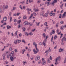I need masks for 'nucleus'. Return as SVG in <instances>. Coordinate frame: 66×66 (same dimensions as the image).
I'll return each mask as SVG.
<instances>
[{
	"mask_svg": "<svg viewBox=\"0 0 66 66\" xmlns=\"http://www.w3.org/2000/svg\"><path fill=\"white\" fill-rule=\"evenodd\" d=\"M6 9H7L8 8V6L7 5H6L5 7Z\"/></svg>",
	"mask_w": 66,
	"mask_h": 66,
	"instance_id": "obj_56",
	"label": "nucleus"
},
{
	"mask_svg": "<svg viewBox=\"0 0 66 66\" xmlns=\"http://www.w3.org/2000/svg\"><path fill=\"white\" fill-rule=\"evenodd\" d=\"M64 26H62L61 28V30H63V29H64Z\"/></svg>",
	"mask_w": 66,
	"mask_h": 66,
	"instance_id": "obj_36",
	"label": "nucleus"
},
{
	"mask_svg": "<svg viewBox=\"0 0 66 66\" xmlns=\"http://www.w3.org/2000/svg\"><path fill=\"white\" fill-rule=\"evenodd\" d=\"M33 14H32L29 18V19L31 20L32 19V17H33Z\"/></svg>",
	"mask_w": 66,
	"mask_h": 66,
	"instance_id": "obj_14",
	"label": "nucleus"
},
{
	"mask_svg": "<svg viewBox=\"0 0 66 66\" xmlns=\"http://www.w3.org/2000/svg\"><path fill=\"white\" fill-rule=\"evenodd\" d=\"M45 53L46 54H48L49 52H48V50H47L45 52Z\"/></svg>",
	"mask_w": 66,
	"mask_h": 66,
	"instance_id": "obj_30",
	"label": "nucleus"
},
{
	"mask_svg": "<svg viewBox=\"0 0 66 66\" xmlns=\"http://www.w3.org/2000/svg\"><path fill=\"white\" fill-rule=\"evenodd\" d=\"M25 2V1L24 0L22 2H20L22 4H24V2Z\"/></svg>",
	"mask_w": 66,
	"mask_h": 66,
	"instance_id": "obj_24",
	"label": "nucleus"
},
{
	"mask_svg": "<svg viewBox=\"0 0 66 66\" xmlns=\"http://www.w3.org/2000/svg\"><path fill=\"white\" fill-rule=\"evenodd\" d=\"M22 29L23 31L25 32V31H26V28L25 27H22Z\"/></svg>",
	"mask_w": 66,
	"mask_h": 66,
	"instance_id": "obj_21",
	"label": "nucleus"
},
{
	"mask_svg": "<svg viewBox=\"0 0 66 66\" xmlns=\"http://www.w3.org/2000/svg\"><path fill=\"white\" fill-rule=\"evenodd\" d=\"M66 12H64L63 15H65V16H66V15H66Z\"/></svg>",
	"mask_w": 66,
	"mask_h": 66,
	"instance_id": "obj_64",
	"label": "nucleus"
},
{
	"mask_svg": "<svg viewBox=\"0 0 66 66\" xmlns=\"http://www.w3.org/2000/svg\"><path fill=\"white\" fill-rule=\"evenodd\" d=\"M19 7H20V9H21V10H22V7L21 6V5H20L19 6Z\"/></svg>",
	"mask_w": 66,
	"mask_h": 66,
	"instance_id": "obj_44",
	"label": "nucleus"
},
{
	"mask_svg": "<svg viewBox=\"0 0 66 66\" xmlns=\"http://www.w3.org/2000/svg\"><path fill=\"white\" fill-rule=\"evenodd\" d=\"M24 19H27V16L26 15L24 16L23 17Z\"/></svg>",
	"mask_w": 66,
	"mask_h": 66,
	"instance_id": "obj_22",
	"label": "nucleus"
},
{
	"mask_svg": "<svg viewBox=\"0 0 66 66\" xmlns=\"http://www.w3.org/2000/svg\"><path fill=\"white\" fill-rule=\"evenodd\" d=\"M65 15L63 14V15L62 16V17L63 18H64V17H65Z\"/></svg>",
	"mask_w": 66,
	"mask_h": 66,
	"instance_id": "obj_49",
	"label": "nucleus"
},
{
	"mask_svg": "<svg viewBox=\"0 0 66 66\" xmlns=\"http://www.w3.org/2000/svg\"><path fill=\"white\" fill-rule=\"evenodd\" d=\"M46 24H47V22H46L44 23V25H45V26H46Z\"/></svg>",
	"mask_w": 66,
	"mask_h": 66,
	"instance_id": "obj_45",
	"label": "nucleus"
},
{
	"mask_svg": "<svg viewBox=\"0 0 66 66\" xmlns=\"http://www.w3.org/2000/svg\"><path fill=\"white\" fill-rule=\"evenodd\" d=\"M3 57H5V54H4L3 55Z\"/></svg>",
	"mask_w": 66,
	"mask_h": 66,
	"instance_id": "obj_59",
	"label": "nucleus"
},
{
	"mask_svg": "<svg viewBox=\"0 0 66 66\" xmlns=\"http://www.w3.org/2000/svg\"><path fill=\"white\" fill-rule=\"evenodd\" d=\"M39 23H40V22H39L38 23L37 22H36V24H37V26L38 27H39Z\"/></svg>",
	"mask_w": 66,
	"mask_h": 66,
	"instance_id": "obj_25",
	"label": "nucleus"
},
{
	"mask_svg": "<svg viewBox=\"0 0 66 66\" xmlns=\"http://www.w3.org/2000/svg\"><path fill=\"white\" fill-rule=\"evenodd\" d=\"M59 52H63L64 51V49L60 48L59 49Z\"/></svg>",
	"mask_w": 66,
	"mask_h": 66,
	"instance_id": "obj_8",
	"label": "nucleus"
},
{
	"mask_svg": "<svg viewBox=\"0 0 66 66\" xmlns=\"http://www.w3.org/2000/svg\"><path fill=\"white\" fill-rule=\"evenodd\" d=\"M39 59H40V56H37L36 58V60L37 61V60H39Z\"/></svg>",
	"mask_w": 66,
	"mask_h": 66,
	"instance_id": "obj_9",
	"label": "nucleus"
},
{
	"mask_svg": "<svg viewBox=\"0 0 66 66\" xmlns=\"http://www.w3.org/2000/svg\"><path fill=\"white\" fill-rule=\"evenodd\" d=\"M60 23L61 24H63L64 23V22L63 21H61Z\"/></svg>",
	"mask_w": 66,
	"mask_h": 66,
	"instance_id": "obj_48",
	"label": "nucleus"
},
{
	"mask_svg": "<svg viewBox=\"0 0 66 66\" xmlns=\"http://www.w3.org/2000/svg\"><path fill=\"white\" fill-rule=\"evenodd\" d=\"M25 34L26 35H27V36H28V35H29V34H28V32H26Z\"/></svg>",
	"mask_w": 66,
	"mask_h": 66,
	"instance_id": "obj_35",
	"label": "nucleus"
},
{
	"mask_svg": "<svg viewBox=\"0 0 66 66\" xmlns=\"http://www.w3.org/2000/svg\"><path fill=\"white\" fill-rule=\"evenodd\" d=\"M14 44H17V40H16L14 41Z\"/></svg>",
	"mask_w": 66,
	"mask_h": 66,
	"instance_id": "obj_33",
	"label": "nucleus"
},
{
	"mask_svg": "<svg viewBox=\"0 0 66 66\" xmlns=\"http://www.w3.org/2000/svg\"><path fill=\"white\" fill-rule=\"evenodd\" d=\"M27 23H28V21H26L24 22V26H26L27 24Z\"/></svg>",
	"mask_w": 66,
	"mask_h": 66,
	"instance_id": "obj_18",
	"label": "nucleus"
},
{
	"mask_svg": "<svg viewBox=\"0 0 66 66\" xmlns=\"http://www.w3.org/2000/svg\"><path fill=\"white\" fill-rule=\"evenodd\" d=\"M46 63V61L45 60H44L43 62H42V65H45Z\"/></svg>",
	"mask_w": 66,
	"mask_h": 66,
	"instance_id": "obj_7",
	"label": "nucleus"
},
{
	"mask_svg": "<svg viewBox=\"0 0 66 66\" xmlns=\"http://www.w3.org/2000/svg\"><path fill=\"white\" fill-rule=\"evenodd\" d=\"M57 36H56V35H55L54 36V39H56V38H57Z\"/></svg>",
	"mask_w": 66,
	"mask_h": 66,
	"instance_id": "obj_32",
	"label": "nucleus"
},
{
	"mask_svg": "<svg viewBox=\"0 0 66 66\" xmlns=\"http://www.w3.org/2000/svg\"><path fill=\"white\" fill-rule=\"evenodd\" d=\"M10 59L11 60V61L13 62L15 59H16V57H14V55L13 56H11L10 57Z\"/></svg>",
	"mask_w": 66,
	"mask_h": 66,
	"instance_id": "obj_1",
	"label": "nucleus"
},
{
	"mask_svg": "<svg viewBox=\"0 0 66 66\" xmlns=\"http://www.w3.org/2000/svg\"><path fill=\"white\" fill-rule=\"evenodd\" d=\"M42 45V43L41 42H40L39 43V45L40 46H41V45Z\"/></svg>",
	"mask_w": 66,
	"mask_h": 66,
	"instance_id": "obj_61",
	"label": "nucleus"
},
{
	"mask_svg": "<svg viewBox=\"0 0 66 66\" xmlns=\"http://www.w3.org/2000/svg\"><path fill=\"white\" fill-rule=\"evenodd\" d=\"M47 62L48 63H50L51 62L50 61V60H49V59H48V60H47Z\"/></svg>",
	"mask_w": 66,
	"mask_h": 66,
	"instance_id": "obj_43",
	"label": "nucleus"
},
{
	"mask_svg": "<svg viewBox=\"0 0 66 66\" xmlns=\"http://www.w3.org/2000/svg\"><path fill=\"white\" fill-rule=\"evenodd\" d=\"M18 32V31H16L15 33V34L16 35H17V32Z\"/></svg>",
	"mask_w": 66,
	"mask_h": 66,
	"instance_id": "obj_55",
	"label": "nucleus"
},
{
	"mask_svg": "<svg viewBox=\"0 0 66 66\" xmlns=\"http://www.w3.org/2000/svg\"><path fill=\"white\" fill-rule=\"evenodd\" d=\"M44 11H42L41 12V13H40V15L41 16H42L44 14Z\"/></svg>",
	"mask_w": 66,
	"mask_h": 66,
	"instance_id": "obj_6",
	"label": "nucleus"
},
{
	"mask_svg": "<svg viewBox=\"0 0 66 66\" xmlns=\"http://www.w3.org/2000/svg\"><path fill=\"white\" fill-rule=\"evenodd\" d=\"M22 43H26V41H25L24 40V39H22Z\"/></svg>",
	"mask_w": 66,
	"mask_h": 66,
	"instance_id": "obj_28",
	"label": "nucleus"
},
{
	"mask_svg": "<svg viewBox=\"0 0 66 66\" xmlns=\"http://www.w3.org/2000/svg\"><path fill=\"white\" fill-rule=\"evenodd\" d=\"M13 10H15V9H16V7H13Z\"/></svg>",
	"mask_w": 66,
	"mask_h": 66,
	"instance_id": "obj_51",
	"label": "nucleus"
},
{
	"mask_svg": "<svg viewBox=\"0 0 66 66\" xmlns=\"http://www.w3.org/2000/svg\"><path fill=\"white\" fill-rule=\"evenodd\" d=\"M29 35H33V34H32V33L30 32L29 33Z\"/></svg>",
	"mask_w": 66,
	"mask_h": 66,
	"instance_id": "obj_53",
	"label": "nucleus"
},
{
	"mask_svg": "<svg viewBox=\"0 0 66 66\" xmlns=\"http://www.w3.org/2000/svg\"><path fill=\"white\" fill-rule=\"evenodd\" d=\"M13 50V48H12V47H11L10 48H9V50L10 51H12Z\"/></svg>",
	"mask_w": 66,
	"mask_h": 66,
	"instance_id": "obj_38",
	"label": "nucleus"
},
{
	"mask_svg": "<svg viewBox=\"0 0 66 66\" xmlns=\"http://www.w3.org/2000/svg\"><path fill=\"white\" fill-rule=\"evenodd\" d=\"M7 17L6 16H5L3 18V20H2L1 21L2 23H3L4 21H6V20H7Z\"/></svg>",
	"mask_w": 66,
	"mask_h": 66,
	"instance_id": "obj_3",
	"label": "nucleus"
},
{
	"mask_svg": "<svg viewBox=\"0 0 66 66\" xmlns=\"http://www.w3.org/2000/svg\"><path fill=\"white\" fill-rule=\"evenodd\" d=\"M43 35L44 36V37L45 38L46 37V34H45V33H44L43 34Z\"/></svg>",
	"mask_w": 66,
	"mask_h": 66,
	"instance_id": "obj_40",
	"label": "nucleus"
},
{
	"mask_svg": "<svg viewBox=\"0 0 66 66\" xmlns=\"http://www.w3.org/2000/svg\"><path fill=\"white\" fill-rule=\"evenodd\" d=\"M12 17H11L10 18V22H11V21H12Z\"/></svg>",
	"mask_w": 66,
	"mask_h": 66,
	"instance_id": "obj_41",
	"label": "nucleus"
},
{
	"mask_svg": "<svg viewBox=\"0 0 66 66\" xmlns=\"http://www.w3.org/2000/svg\"><path fill=\"white\" fill-rule=\"evenodd\" d=\"M26 10L27 11H32V10H31V9H30L29 8H27Z\"/></svg>",
	"mask_w": 66,
	"mask_h": 66,
	"instance_id": "obj_17",
	"label": "nucleus"
},
{
	"mask_svg": "<svg viewBox=\"0 0 66 66\" xmlns=\"http://www.w3.org/2000/svg\"><path fill=\"white\" fill-rule=\"evenodd\" d=\"M26 63H27V61H24L23 62V64H26Z\"/></svg>",
	"mask_w": 66,
	"mask_h": 66,
	"instance_id": "obj_46",
	"label": "nucleus"
},
{
	"mask_svg": "<svg viewBox=\"0 0 66 66\" xmlns=\"http://www.w3.org/2000/svg\"><path fill=\"white\" fill-rule=\"evenodd\" d=\"M46 42L47 40H46V39H45L43 41V43H46Z\"/></svg>",
	"mask_w": 66,
	"mask_h": 66,
	"instance_id": "obj_37",
	"label": "nucleus"
},
{
	"mask_svg": "<svg viewBox=\"0 0 66 66\" xmlns=\"http://www.w3.org/2000/svg\"><path fill=\"white\" fill-rule=\"evenodd\" d=\"M28 51H29V52H30L31 51V50L30 49H28Z\"/></svg>",
	"mask_w": 66,
	"mask_h": 66,
	"instance_id": "obj_52",
	"label": "nucleus"
},
{
	"mask_svg": "<svg viewBox=\"0 0 66 66\" xmlns=\"http://www.w3.org/2000/svg\"><path fill=\"white\" fill-rule=\"evenodd\" d=\"M57 3V0H54L51 3V5L53 6H54V3Z\"/></svg>",
	"mask_w": 66,
	"mask_h": 66,
	"instance_id": "obj_2",
	"label": "nucleus"
},
{
	"mask_svg": "<svg viewBox=\"0 0 66 66\" xmlns=\"http://www.w3.org/2000/svg\"><path fill=\"white\" fill-rule=\"evenodd\" d=\"M14 51H15V52H18V51H17V50L15 49L14 50Z\"/></svg>",
	"mask_w": 66,
	"mask_h": 66,
	"instance_id": "obj_50",
	"label": "nucleus"
},
{
	"mask_svg": "<svg viewBox=\"0 0 66 66\" xmlns=\"http://www.w3.org/2000/svg\"><path fill=\"white\" fill-rule=\"evenodd\" d=\"M41 63V60H40L38 62V64H40Z\"/></svg>",
	"mask_w": 66,
	"mask_h": 66,
	"instance_id": "obj_54",
	"label": "nucleus"
},
{
	"mask_svg": "<svg viewBox=\"0 0 66 66\" xmlns=\"http://www.w3.org/2000/svg\"><path fill=\"white\" fill-rule=\"evenodd\" d=\"M49 38V36H46V37L45 39L47 40V38Z\"/></svg>",
	"mask_w": 66,
	"mask_h": 66,
	"instance_id": "obj_47",
	"label": "nucleus"
},
{
	"mask_svg": "<svg viewBox=\"0 0 66 66\" xmlns=\"http://www.w3.org/2000/svg\"><path fill=\"white\" fill-rule=\"evenodd\" d=\"M29 2L30 3H31V2H33V0H29Z\"/></svg>",
	"mask_w": 66,
	"mask_h": 66,
	"instance_id": "obj_27",
	"label": "nucleus"
},
{
	"mask_svg": "<svg viewBox=\"0 0 66 66\" xmlns=\"http://www.w3.org/2000/svg\"><path fill=\"white\" fill-rule=\"evenodd\" d=\"M65 37H64L63 38H62V40H64L65 42H66V38H65Z\"/></svg>",
	"mask_w": 66,
	"mask_h": 66,
	"instance_id": "obj_23",
	"label": "nucleus"
},
{
	"mask_svg": "<svg viewBox=\"0 0 66 66\" xmlns=\"http://www.w3.org/2000/svg\"><path fill=\"white\" fill-rule=\"evenodd\" d=\"M47 13L48 14H50L51 12H50L48 10L47 11Z\"/></svg>",
	"mask_w": 66,
	"mask_h": 66,
	"instance_id": "obj_39",
	"label": "nucleus"
},
{
	"mask_svg": "<svg viewBox=\"0 0 66 66\" xmlns=\"http://www.w3.org/2000/svg\"><path fill=\"white\" fill-rule=\"evenodd\" d=\"M34 14L35 16H36V15H37L36 13H35V12H34Z\"/></svg>",
	"mask_w": 66,
	"mask_h": 66,
	"instance_id": "obj_42",
	"label": "nucleus"
},
{
	"mask_svg": "<svg viewBox=\"0 0 66 66\" xmlns=\"http://www.w3.org/2000/svg\"><path fill=\"white\" fill-rule=\"evenodd\" d=\"M7 28V29H11V26H9V25H8Z\"/></svg>",
	"mask_w": 66,
	"mask_h": 66,
	"instance_id": "obj_12",
	"label": "nucleus"
},
{
	"mask_svg": "<svg viewBox=\"0 0 66 66\" xmlns=\"http://www.w3.org/2000/svg\"><path fill=\"white\" fill-rule=\"evenodd\" d=\"M33 51L34 52V53L35 54H36V53H37V52H38L36 51L35 49H34L33 50Z\"/></svg>",
	"mask_w": 66,
	"mask_h": 66,
	"instance_id": "obj_10",
	"label": "nucleus"
},
{
	"mask_svg": "<svg viewBox=\"0 0 66 66\" xmlns=\"http://www.w3.org/2000/svg\"><path fill=\"white\" fill-rule=\"evenodd\" d=\"M59 23L57 22V23L56 25V28H58V27H59Z\"/></svg>",
	"mask_w": 66,
	"mask_h": 66,
	"instance_id": "obj_15",
	"label": "nucleus"
},
{
	"mask_svg": "<svg viewBox=\"0 0 66 66\" xmlns=\"http://www.w3.org/2000/svg\"><path fill=\"white\" fill-rule=\"evenodd\" d=\"M41 2V1H40L39 0L37 2V3L38 4L39 3H40Z\"/></svg>",
	"mask_w": 66,
	"mask_h": 66,
	"instance_id": "obj_62",
	"label": "nucleus"
},
{
	"mask_svg": "<svg viewBox=\"0 0 66 66\" xmlns=\"http://www.w3.org/2000/svg\"><path fill=\"white\" fill-rule=\"evenodd\" d=\"M50 60H52V58L51 57V56H50Z\"/></svg>",
	"mask_w": 66,
	"mask_h": 66,
	"instance_id": "obj_60",
	"label": "nucleus"
},
{
	"mask_svg": "<svg viewBox=\"0 0 66 66\" xmlns=\"http://www.w3.org/2000/svg\"><path fill=\"white\" fill-rule=\"evenodd\" d=\"M14 53H15L14 51H12L11 53L9 54V56L11 57V56H13V54H14Z\"/></svg>",
	"mask_w": 66,
	"mask_h": 66,
	"instance_id": "obj_5",
	"label": "nucleus"
},
{
	"mask_svg": "<svg viewBox=\"0 0 66 66\" xmlns=\"http://www.w3.org/2000/svg\"><path fill=\"white\" fill-rule=\"evenodd\" d=\"M43 45L44 46H45L46 44V43H43Z\"/></svg>",
	"mask_w": 66,
	"mask_h": 66,
	"instance_id": "obj_58",
	"label": "nucleus"
},
{
	"mask_svg": "<svg viewBox=\"0 0 66 66\" xmlns=\"http://www.w3.org/2000/svg\"><path fill=\"white\" fill-rule=\"evenodd\" d=\"M3 13L2 8L1 7H0V13Z\"/></svg>",
	"mask_w": 66,
	"mask_h": 66,
	"instance_id": "obj_11",
	"label": "nucleus"
},
{
	"mask_svg": "<svg viewBox=\"0 0 66 66\" xmlns=\"http://www.w3.org/2000/svg\"><path fill=\"white\" fill-rule=\"evenodd\" d=\"M7 38L5 37H4L3 38V40L4 41H5L6 39Z\"/></svg>",
	"mask_w": 66,
	"mask_h": 66,
	"instance_id": "obj_34",
	"label": "nucleus"
},
{
	"mask_svg": "<svg viewBox=\"0 0 66 66\" xmlns=\"http://www.w3.org/2000/svg\"><path fill=\"white\" fill-rule=\"evenodd\" d=\"M48 13H46L45 14V17H48Z\"/></svg>",
	"mask_w": 66,
	"mask_h": 66,
	"instance_id": "obj_20",
	"label": "nucleus"
},
{
	"mask_svg": "<svg viewBox=\"0 0 66 66\" xmlns=\"http://www.w3.org/2000/svg\"><path fill=\"white\" fill-rule=\"evenodd\" d=\"M27 56H28V57H30V55H29V54H27Z\"/></svg>",
	"mask_w": 66,
	"mask_h": 66,
	"instance_id": "obj_57",
	"label": "nucleus"
},
{
	"mask_svg": "<svg viewBox=\"0 0 66 66\" xmlns=\"http://www.w3.org/2000/svg\"><path fill=\"white\" fill-rule=\"evenodd\" d=\"M33 44L34 45V46H37V44H36V43L35 42H34L33 43Z\"/></svg>",
	"mask_w": 66,
	"mask_h": 66,
	"instance_id": "obj_19",
	"label": "nucleus"
},
{
	"mask_svg": "<svg viewBox=\"0 0 66 66\" xmlns=\"http://www.w3.org/2000/svg\"><path fill=\"white\" fill-rule=\"evenodd\" d=\"M16 41L17 42V43H20V42H21V40H16Z\"/></svg>",
	"mask_w": 66,
	"mask_h": 66,
	"instance_id": "obj_16",
	"label": "nucleus"
},
{
	"mask_svg": "<svg viewBox=\"0 0 66 66\" xmlns=\"http://www.w3.org/2000/svg\"><path fill=\"white\" fill-rule=\"evenodd\" d=\"M35 48L36 50H37L36 51H38H38H39V50H38V49L37 48V46H35Z\"/></svg>",
	"mask_w": 66,
	"mask_h": 66,
	"instance_id": "obj_26",
	"label": "nucleus"
},
{
	"mask_svg": "<svg viewBox=\"0 0 66 66\" xmlns=\"http://www.w3.org/2000/svg\"><path fill=\"white\" fill-rule=\"evenodd\" d=\"M47 6H48L49 5H50V4H51V3L50 2H47Z\"/></svg>",
	"mask_w": 66,
	"mask_h": 66,
	"instance_id": "obj_13",
	"label": "nucleus"
},
{
	"mask_svg": "<svg viewBox=\"0 0 66 66\" xmlns=\"http://www.w3.org/2000/svg\"><path fill=\"white\" fill-rule=\"evenodd\" d=\"M52 34H54V33H55V31H54V30H52Z\"/></svg>",
	"mask_w": 66,
	"mask_h": 66,
	"instance_id": "obj_29",
	"label": "nucleus"
},
{
	"mask_svg": "<svg viewBox=\"0 0 66 66\" xmlns=\"http://www.w3.org/2000/svg\"><path fill=\"white\" fill-rule=\"evenodd\" d=\"M22 51H23L22 52V54H24V52L26 51V50H23Z\"/></svg>",
	"mask_w": 66,
	"mask_h": 66,
	"instance_id": "obj_31",
	"label": "nucleus"
},
{
	"mask_svg": "<svg viewBox=\"0 0 66 66\" xmlns=\"http://www.w3.org/2000/svg\"><path fill=\"white\" fill-rule=\"evenodd\" d=\"M20 27V24L18 26V29H19Z\"/></svg>",
	"mask_w": 66,
	"mask_h": 66,
	"instance_id": "obj_63",
	"label": "nucleus"
},
{
	"mask_svg": "<svg viewBox=\"0 0 66 66\" xmlns=\"http://www.w3.org/2000/svg\"><path fill=\"white\" fill-rule=\"evenodd\" d=\"M60 60H61V58L60 57H58L56 59L55 62H57V61H60Z\"/></svg>",
	"mask_w": 66,
	"mask_h": 66,
	"instance_id": "obj_4",
	"label": "nucleus"
}]
</instances>
